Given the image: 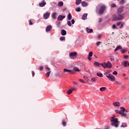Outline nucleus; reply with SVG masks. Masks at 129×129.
I'll return each mask as SVG.
<instances>
[{"label":"nucleus","instance_id":"f257e3e1","mask_svg":"<svg viewBox=\"0 0 129 129\" xmlns=\"http://www.w3.org/2000/svg\"><path fill=\"white\" fill-rule=\"evenodd\" d=\"M124 19V14H120L117 13V14H114L112 15V21L113 22H116V21H121Z\"/></svg>","mask_w":129,"mask_h":129},{"label":"nucleus","instance_id":"f03ea898","mask_svg":"<svg viewBox=\"0 0 129 129\" xmlns=\"http://www.w3.org/2000/svg\"><path fill=\"white\" fill-rule=\"evenodd\" d=\"M115 115H113L112 117H111V119H110L111 121V125L112 126H114L115 127H118V125H119V121H118V119L117 118H115Z\"/></svg>","mask_w":129,"mask_h":129},{"label":"nucleus","instance_id":"7ed1b4c3","mask_svg":"<svg viewBox=\"0 0 129 129\" xmlns=\"http://www.w3.org/2000/svg\"><path fill=\"white\" fill-rule=\"evenodd\" d=\"M120 108L121 109L120 111L119 110H115L116 113H119L121 115V116H125L126 118H128V117L126 116V113H125V112H128V111L125 109V108L123 107H121Z\"/></svg>","mask_w":129,"mask_h":129},{"label":"nucleus","instance_id":"20e7f679","mask_svg":"<svg viewBox=\"0 0 129 129\" xmlns=\"http://www.w3.org/2000/svg\"><path fill=\"white\" fill-rule=\"evenodd\" d=\"M98 6L99 7V13L101 15L105 11V10H106V6L105 5H99Z\"/></svg>","mask_w":129,"mask_h":129},{"label":"nucleus","instance_id":"39448f33","mask_svg":"<svg viewBox=\"0 0 129 129\" xmlns=\"http://www.w3.org/2000/svg\"><path fill=\"white\" fill-rule=\"evenodd\" d=\"M107 78H108V79H109V80L112 82H114V81H115V77L112 75L109 74L108 76H107Z\"/></svg>","mask_w":129,"mask_h":129},{"label":"nucleus","instance_id":"423d86ee","mask_svg":"<svg viewBox=\"0 0 129 129\" xmlns=\"http://www.w3.org/2000/svg\"><path fill=\"white\" fill-rule=\"evenodd\" d=\"M77 52H72L70 53L69 56H70V58H71V59H72V58H73V57H75V56H77Z\"/></svg>","mask_w":129,"mask_h":129},{"label":"nucleus","instance_id":"0eeeda50","mask_svg":"<svg viewBox=\"0 0 129 129\" xmlns=\"http://www.w3.org/2000/svg\"><path fill=\"white\" fill-rule=\"evenodd\" d=\"M46 1H45V0H43L42 1L41 3L39 4V7H40V8H43V7H45V6H46Z\"/></svg>","mask_w":129,"mask_h":129},{"label":"nucleus","instance_id":"6e6552de","mask_svg":"<svg viewBox=\"0 0 129 129\" xmlns=\"http://www.w3.org/2000/svg\"><path fill=\"white\" fill-rule=\"evenodd\" d=\"M63 72L66 73V72H69L70 73V74H74L75 72L73 70H67L66 69H63Z\"/></svg>","mask_w":129,"mask_h":129},{"label":"nucleus","instance_id":"1a4fd4ad","mask_svg":"<svg viewBox=\"0 0 129 129\" xmlns=\"http://www.w3.org/2000/svg\"><path fill=\"white\" fill-rule=\"evenodd\" d=\"M49 17H50V13H45L43 15V18L45 20H47V19H48V18H49Z\"/></svg>","mask_w":129,"mask_h":129},{"label":"nucleus","instance_id":"9d476101","mask_svg":"<svg viewBox=\"0 0 129 129\" xmlns=\"http://www.w3.org/2000/svg\"><path fill=\"white\" fill-rule=\"evenodd\" d=\"M66 17L63 16V15H59L58 18H57V20L58 21H62L63 19H65Z\"/></svg>","mask_w":129,"mask_h":129},{"label":"nucleus","instance_id":"9b49d317","mask_svg":"<svg viewBox=\"0 0 129 129\" xmlns=\"http://www.w3.org/2000/svg\"><path fill=\"white\" fill-rule=\"evenodd\" d=\"M122 11H123V7L119 8L117 11V14H121V13H122Z\"/></svg>","mask_w":129,"mask_h":129},{"label":"nucleus","instance_id":"f8f14e48","mask_svg":"<svg viewBox=\"0 0 129 129\" xmlns=\"http://www.w3.org/2000/svg\"><path fill=\"white\" fill-rule=\"evenodd\" d=\"M51 30H52V26H51V25L48 26L46 28V32H50V31H51Z\"/></svg>","mask_w":129,"mask_h":129},{"label":"nucleus","instance_id":"ddd939ff","mask_svg":"<svg viewBox=\"0 0 129 129\" xmlns=\"http://www.w3.org/2000/svg\"><path fill=\"white\" fill-rule=\"evenodd\" d=\"M113 105H114V106L119 107L120 106V103H119V102H115L113 103Z\"/></svg>","mask_w":129,"mask_h":129},{"label":"nucleus","instance_id":"4468645a","mask_svg":"<svg viewBox=\"0 0 129 129\" xmlns=\"http://www.w3.org/2000/svg\"><path fill=\"white\" fill-rule=\"evenodd\" d=\"M106 64H107V68L110 69V68L112 67V64H111L110 61H108Z\"/></svg>","mask_w":129,"mask_h":129},{"label":"nucleus","instance_id":"2eb2a0df","mask_svg":"<svg viewBox=\"0 0 129 129\" xmlns=\"http://www.w3.org/2000/svg\"><path fill=\"white\" fill-rule=\"evenodd\" d=\"M56 15L57 13L56 12L52 13L51 15V18H52V19H54V20H56V19H57V17H56Z\"/></svg>","mask_w":129,"mask_h":129},{"label":"nucleus","instance_id":"dca6fc26","mask_svg":"<svg viewBox=\"0 0 129 129\" xmlns=\"http://www.w3.org/2000/svg\"><path fill=\"white\" fill-rule=\"evenodd\" d=\"M82 7H87L88 6V3L85 1H83L82 2Z\"/></svg>","mask_w":129,"mask_h":129},{"label":"nucleus","instance_id":"f3484780","mask_svg":"<svg viewBox=\"0 0 129 129\" xmlns=\"http://www.w3.org/2000/svg\"><path fill=\"white\" fill-rule=\"evenodd\" d=\"M66 34H67V32L66 31V30L64 29H62L61 30V35H62V36H65Z\"/></svg>","mask_w":129,"mask_h":129},{"label":"nucleus","instance_id":"a211bd4d","mask_svg":"<svg viewBox=\"0 0 129 129\" xmlns=\"http://www.w3.org/2000/svg\"><path fill=\"white\" fill-rule=\"evenodd\" d=\"M102 67H103L104 69H106L107 68V66L106 62H103L101 63Z\"/></svg>","mask_w":129,"mask_h":129},{"label":"nucleus","instance_id":"6ab92c4d","mask_svg":"<svg viewBox=\"0 0 129 129\" xmlns=\"http://www.w3.org/2000/svg\"><path fill=\"white\" fill-rule=\"evenodd\" d=\"M121 49H122V47L119 45L116 47L114 51V52H116V51H118V50H121Z\"/></svg>","mask_w":129,"mask_h":129},{"label":"nucleus","instance_id":"aec40b11","mask_svg":"<svg viewBox=\"0 0 129 129\" xmlns=\"http://www.w3.org/2000/svg\"><path fill=\"white\" fill-rule=\"evenodd\" d=\"M86 29L87 33H92V32H93V30L92 29H89L88 27H87Z\"/></svg>","mask_w":129,"mask_h":129},{"label":"nucleus","instance_id":"412c9836","mask_svg":"<svg viewBox=\"0 0 129 129\" xmlns=\"http://www.w3.org/2000/svg\"><path fill=\"white\" fill-rule=\"evenodd\" d=\"M82 20H86L87 19V14H84L82 17Z\"/></svg>","mask_w":129,"mask_h":129},{"label":"nucleus","instance_id":"4be33fe9","mask_svg":"<svg viewBox=\"0 0 129 129\" xmlns=\"http://www.w3.org/2000/svg\"><path fill=\"white\" fill-rule=\"evenodd\" d=\"M72 19V15H71V13H69L68 15V20H70Z\"/></svg>","mask_w":129,"mask_h":129},{"label":"nucleus","instance_id":"5701e85b","mask_svg":"<svg viewBox=\"0 0 129 129\" xmlns=\"http://www.w3.org/2000/svg\"><path fill=\"white\" fill-rule=\"evenodd\" d=\"M74 72H75V71L76 72H80V70H79V69H78V68L75 67L74 68Z\"/></svg>","mask_w":129,"mask_h":129},{"label":"nucleus","instance_id":"b1692460","mask_svg":"<svg viewBox=\"0 0 129 129\" xmlns=\"http://www.w3.org/2000/svg\"><path fill=\"white\" fill-rule=\"evenodd\" d=\"M127 63H128L127 61H124L123 63V66H124V67H127V65H128Z\"/></svg>","mask_w":129,"mask_h":129},{"label":"nucleus","instance_id":"393cba45","mask_svg":"<svg viewBox=\"0 0 129 129\" xmlns=\"http://www.w3.org/2000/svg\"><path fill=\"white\" fill-rule=\"evenodd\" d=\"M100 91L102 92L106 90V87H101L100 88Z\"/></svg>","mask_w":129,"mask_h":129},{"label":"nucleus","instance_id":"a878e982","mask_svg":"<svg viewBox=\"0 0 129 129\" xmlns=\"http://www.w3.org/2000/svg\"><path fill=\"white\" fill-rule=\"evenodd\" d=\"M97 76H98V77H103V74L102 73H97Z\"/></svg>","mask_w":129,"mask_h":129},{"label":"nucleus","instance_id":"bb28decb","mask_svg":"<svg viewBox=\"0 0 129 129\" xmlns=\"http://www.w3.org/2000/svg\"><path fill=\"white\" fill-rule=\"evenodd\" d=\"M81 1H82V0H76V4L77 6H79V5L80 4H81Z\"/></svg>","mask_w":129,"mask_h":129},{"label":"nucleus","instance_id":"cd10ccee","mask_svg":"<svg viewBox=\"0 0 129 129\" xmlns=\"http://www.w3.org/2000/svg\"><path fill=\"white\" fill-rule=\"evenodd\" d=\"M50 74H51V71H50L49 72L46 73V74H45V76L46 77H49L50 76Z\"/></svg>","mask_w":129,"mask_h":129},{"label":"nucleus","instance_id":"c85d7f7f","mask_svg":"<svg viewBox=\"0 0 129 129\" xmlns=\"http://www.w3.org/2000/svg\"><path fill=\"white\" fill-rule=\"evenodd\" d=\"M127 125H126V123H122V125L120 126V127H126Z\"/></svg>","mask_w":129,"mask_h":129},{"label":"nucleus","instance_id":"c756f323","mask_svg":"<svg viewBox=\"0 0 129 129\" xmlns=\"http://www.w3.org/2000/svg\"><path fill=\"white\" fill-rule=\"evenodd\" d=\"M126 51H127L126 50V48H124V49H122L121 50V53H122V54H124V53H125V52H126Z\"/></svg>","mask_w":129,"mask_h":129},{"label":"nucleus","instance_id":"7c9ffc66","mask_svg":"<svg viewBox=\"0 0 129 129\" xmlns=\"http://www.w3.org/2000/svg\"><path fill=\"white\" fill-rule=\"evenodd\" d=\"M72 92H73L72 90L71 89H70L68 90L67 94H71V93H72Z\"/></svg>","mask_w":129,"mask_h":129},{"label":"nucleus","instance_id":"2f4dec72","mask_svg":"<svg viewBox=\"0 0 129 129\" xmlns=\"http://www.w3.org/2000/svg\"><path fill=\"white\" fill-rule=\"evenodd\" d=\"M63 3L62 2H60L58 4V7H62L63 6Z\"/></svg>","mask_w":129,"mask_h":129},{"label":"nucleus","instance_id":"473e14b6","mask_svg":"<svg viewBox=\"0 0 129 129\" xmlns=\"http://www.w3.org/2000/svg\"><path fill=\"white\" fill-rule=\"evenodd\" d=\"M94 65L95 66H99V65H101V64L99 63L98 62H95Z\"/></svg>","mask_w":129,"mask_h":129},{"label":"nucleus","instance_id":"72a5a7b5","mask_svg":"<svg viewBox=\"0 0 129 129\" xmlns=\"http://www.w3.org/2000/svg\"><path fill=\"white\" fill-rule=\"evenodd\" d=\"M93 55V52L92 51H91L89 53L88 57H92Z\"/></svg>","mask_w":129,"mask_h":129},{"label":"nucleus","instance_id":"f704fd0d","mask_svg":"<svg viewBox=\"0 0 129 129\" xmlns=\"http://www.w3.org/2000/svg\"><path fill=\"white\" fill-rule=\"evenodd\" d=\"M67 124V122H66L64 120H62V125H63V126H66Z\"/></svg>","mask_w":129,"mask_h":129},{"label":"nucleus","instance_id":"c9c22d12","mask_svg":"<svg viewBox=\"0 0 129 129\" xmlns=\"http://www.w3.org/2000/svg\"><path fill=\"white\" fill-rule=\"evenodd\" d=\"M60 40L61 41H65V36H61L60 37Z\"/></svg>","mask_w":129,"mask_h":129},{"label":"nucleus","instance_id":"e433bc0d","mask_svg":"<svg viewBox=\"0 0 129 129\" xmlns=\"http://www.w3.org/2000/svg\"><path fill=\"white\" fill-rule=\"evenodd\" d=\"M101 43L102 42H101V41H98L96 42V45L98 47L100 45V44H101Z\"/></svg>","mask_w":129,"mask_h":129},{"label":"nucleus","instance_id":"4c0bfd02","mask_svg":"<svg viewBox=\"0 0 129 129\" xmlns=\"http://www.w3.org/2000/svg\"><path fill=\"white\" fill-rule=\"evenodd\" d=\"M91 81L92 82H96V78H92L91 80Z\"/></svg>","mask_w":129,"mask_h":129},{"label":"nucleus","instance_id":"58836bf2","mask_svg":"<svg viewBox=\"0 0 129 129\" xmlns=\"http://www.w3.org/2000/svg\"><path fill=\"white\" fill-rule=\"evenodd\" d=\"M76 12H80L81 11V8L80 7H78L76 9Z\"/></svg>","mask_w":129,"mask_h":129},{"label":"nucleus","instance_id":"ea45409f","mask_svg":"<svg viewBox=\"0 0 129 129\" xmlns=\"http://www.w3.org/2000/svg\"><path fill=\"white\" fill-rule=\"evenodd\" d=\"M67 25L68 26H69V27H71V21H67Z\"/></svg>","mask_w":129,"mask_h":129},{"label":"nucleus","instance_id":"a19ab883","mask_svg":"<svg viewBox=\"0 0 129 129\" xmlns=\"http://www.w3.org/2000/svg\"><path fill=\"white\" fill-rule=\"evenodd\" d=\"M54 76H55V77H58L59 78H60V74L56 73L54 74Z\"/></svg>","mask_w":129,"mask_h":129},{"label":"nucleus","instance_id":"79ce46f5","mask_svg":"<svg viewBox=\"0 0 129 129\" xmlns=\"http://www.w3.org/2000/svg\"><path fill=\"white\" fill-rule=\"evenodd\" d=\"M119 3L120 5H123L124 4V0H120Z\"/></svg>","mask_w":129,"mask_h":129},{"label":"nucleus","instance_id":"37998d69","mask_svg":"<svg viewBox=\"0 0 129 129\" xmlns=\"http://www.w3.org/2000/svg\"><path fill=\"white\" fill-rule=\"evenodd\" d=\"M115 7H116V5L115 4H112L111 5V8H115Z\"/></svg>","mask_w":129,"mask_h":129},{"label":"nucleus","instance_id":"c03bdc74","mask_svg":"<svg viewBox=\"0 0 129 129\" xmlns=\"http://www.w3.org/2000/svg\"><path fill=\"white\" fill-rule=\"evenodd\" d=\"M124 59H127L128 58V55H123Z\"/></svg>","mask_w":129,"mask_h":129},{"label":"nucleus","instance_id":"a18cd8bd","mask_svg":"<svg viewBox=\"0 0 129 129\" xmlns=\"http://www.w3.org/2000/svg\"><path fill=\"white\" fill-rule=\"evenodd\" d=\"M101 37H102V35L101 34H99L98 36H97V38L98 39H101Z\"/></svg>","mask_w":129,"mask_h":129},{"label":"nucleus","instance_id":"49530a36","mask_svg":"<svg viewBox=\"0 0 129 129\" xmlns=\"http://www.w3.org/2000/svg\"><path fill=\"white\" fill-rule=\"evenodd\" d=\"M79 81L81 82L82 83H84V84H85L86 83L83 81L82 79H80Z\"/></svg>","mask_w":129,"mask_h":129},{"label":"nucleus","instance_id":"de8ad7c7","mask_svg":"<svg viewBox=\"0 0 129 129\" xmlns=\"http://www.w3.org/2000/svg\"><path fill=\"white\" fill-rule=\"evenodd\" d=\"M28 22L29 23V25H33V22H32V20H29L28 21Z\"/></svg>","mask_w":129,"mask_h":129},{"label":"nucleus","instance_id":"09e8293b","mask_svg":"<svg viewBox=\"0 0 129 129\" xmlns=\"http://www.w3.org/2000/svg\"><path fill=\"white\" fill-rule=\"evenodd\" d=\"M112 29H116V26L115 25V24H113L112 26Z\"/></svg>","mask_w":129,"mask_h":129},{"label":"nucleus","instance_id":"8fccbe9b","mask_svg":"<svg viewBox=\"0 0 129 129\" xmlns=\"http://www.w3.org/2000/svg\"><path fill=\"white\" fill-rule=\"evenodd\" d=\"M116 83L118 84V85H121V82L120 81H116Z\"/></svg>","mask_w":129,"mask_h":129},{"label":"nucleus","instance_id":"3c124183","mask_svg":"<svg viewBox=\"0 0 129 129\" xmlns=\"http://www.w3.org/2000/svg\"><path fill=\"white\" fill-rule=\"evenodd\" d=\"M112 74H113V75H117V72L116 71H114L112 73Z\"/></svg>","mask_w":129,"mask_h":129},{"label":"nucleus","instance_id":"603ef678","mask_svg":"<svg viewBox=\"0 0 129 129\" xmlns=\"http://www.w3.org/2000/svg\"><path fill=\"white\" fill-rule=\"evenodd\" d=\"M104 75H106V76H108L109 75L108 72H106L105 73H104Z\"/></svg>","mask_w":129,"mask_h":129},{"label":"nucleus","instance_id":"864d4df0","mask_svg":"<svg viewBox=\"0 0 129 129\" xmlns=\"http://www.w3.org/2000/svg\"><path fill=\"white\" fill-rule=\"evenodd\" d=\"M110 61H111L112 62L114 61V58L111 57L110 58Z\"/></svg>","mask_w":129,"mask_h":129},{"label":"nucleus","instance_id":"5fc2aeb1","mask_svg":"<svg viewBox=\"0 0 129 129\" xmlns=\"http://www.w3.org/2000/svg\"><path fill=\"white\" fill-rule=\"evenodd\" d=\"M71 22H72V24L73 25H74V23H75V20L74 19H72Z\"/></svg>","mask_w":129,"mask_h":129},{"label":"nucleus","instance_id":"6e6d98bb","mask_svg":"<svg viewBox=\"0 0 129 129\" xmlns=\"http://www.w3.org/2000/svg\"><path fill=\"white\" fill-rule=\"evenodd\" d=\"M46 69H47L48 70V71H50L51 69H50V68L48 67H45Z\"/></svg>","mask_w":129,"mask_h":129},{"label":"nucleus","instance_id":"4d7b16f0","mask_svg":"<svg viewBox=\"0 0 129 129\" xmlns=\"http://www.w3.org/2000/svg\"><path fill=\"white\" fill-rule=\"evenodd\" d=\"M120 25H121V22H119L117 23V26H120Z\"/></svg>","mask_w":129,"mask_h":129},{"label":"nucleus","instance_id":"13d9d810","mask_svg":"<svg viewBox=\"0 0 129 129\" xmlns=\"http://www.w3.org/2000/svg\"><path fill=\"white\" fill-rule=\"evenodd\" d=\"M122 28H123V23H121L120 29H122Z\"/></svg>","mask_w":129,"mask_h":129},{"label":"nucleus","instance_id":"bf43d9fd","mask_svg":"<svg viewBox=\"0 0 129 129\" xmlns=\"http://www.w3.org/2000/svg\"><path fill=\"white\" fill-rule=\"evenodd\" d=\"M32 74L33 77H34L35 76V72L32 71Z\"/></svg>","mask_w":129,"mask_h":129},{"label":"nucleus","instance_id":"052dcab7","mask_svg":"<svg viewBox=\"0 0 129 129\" xmlns=\"http://www.w3.org/2000/svg\"><path fill=\"white\" fill-rule=\"evenodd\" d=\"M102 22V19L101 18L99 19V23H101Z\"/></svg>","mask_w":129,"mask_h":129},{"label":"nucleus","instance_id":"680f3d73","mask_svg":"<svg viewBox=\"0 0 129 129\" xmlns=\"http://www.w3.org/2000/svg\"><path fill=\"white\" fill-rule=\"evenodd\" d=\"M43 67H40L39 68V70H40V71H42V70H43Z\"/></svg>","mask_w":129,"mask_h":129},{"label":"nucleus","instance_id":"e2e57ef3","mask_svg":"<svg viewBox=\"0 0 129 129\" xmlns=\"http://www.w3.org/2000/svg\"><path fill=\"white\" fill-rule=\"evenodd\" d=\"M72 90V91H74V90H76V89H75V88H73L72 89H71Z\"/></svg>","mask_w":129,"mask_h":129},{"label":"nucleus","instance_id":"0e129e2a","mask_svg":"<svg viewBox=\"0 0 129 129\" xmlns=\"http://www.w3.org/2000/svg\"><path fill=\"white\" fill-rule=\"evenodd\" d=\"M83 78H84L85 79V80H86L87 79V78H88L87 77H86L85 76H84L83 77Z\"/></svg>","mask_w":129,"mask_h":129},{"label":"nucleus","instance_id":"69168bd1","mask_svg":"<svg viewBox=\"0 0 129 129\" xmlns=\"http://www.w3.org/2000/svg\"><path fill=\"white\" fill-rule=\"evenodd\" d=\"M121 86L122 88H123V89H124L125 88V87H124V86H123L122 85Z\"/></svg>","mask_w":129,"mask_h":129},{"label":"nucleus","instance_id":"338daca9","mask_svg":"<svg viewBox=\"0 0 129 129\" xmlns=\"http://www.w3.org/2000/svg\"><path fill=\"white\" fill-rule=\"evenodd\" d=\"M73 84H75V85H78L77 83H76V82H74Z\"/></svg>","mask_w":129,"mask_h":129},{"label":"nucleus","instance_id":"774afa93","mask_svg":"<svg viewBox=\"0 0 129 129\" xmlns=\"http://www.w3.org/2000/svg\"><path fill=\"white\" fill-rule=\"evenodd\" d=\"M104 129H109V127H106L104 128Z\"/></svg>","mask_w":129,"mask_h":129}]
</instances>
